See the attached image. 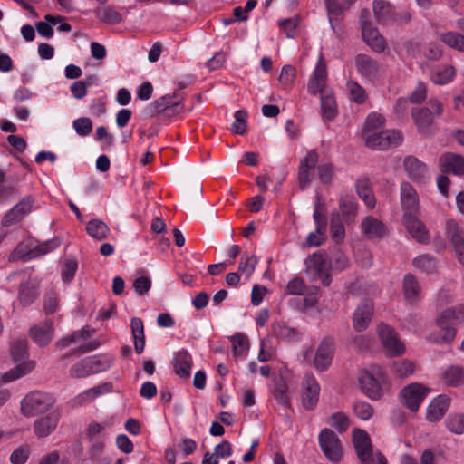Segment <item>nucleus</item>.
I'll list each match as a JSON object with an SVG mask.
<instances>
[{"mask_svg":"<svg viewBox=\"0 0 464 464\" xmlns=\"http://www.w3.org/2000/svg\"><path fill=\"white\" fill-rule=\"evenodd\" d=\"M444 111L443 104L437 99H430L426 106L413 108L411 117L417 130L422 135H431L435 131V119Z\"/></svg>","mask_w":464,"mask_h":464,"instance_id":"f257e3e1","label":"nucleus"},{"mask_svg":"<svg viewBox=\"0 0 464 464\" xmlns=\"http://www.w3.org/2000/svg\"><path fill=\"white\" fill-rule=\"evenodd\" d=\"M359 382L364 394L372 400L381 399L390 389L388 377L380 366H373L369 371H362Z\"/></svg>","mask_w":464,"mask_h":464,"instance_id":"f03ea898","label":"nucleus"},{"mask_svg":"<svg viewBox=\"0 0 464 464\" xmlns=\"http://www.w3.org/2000/svg\"><path fill=\"white\" fill-rule=\"evenodd\" d=\"M55 402L54 398L46 392H33L21 401V410L24 416L31 417L48 411Z\"/></svg>","mask_w":464,"mask_h":464,"instance_id":"7ed1b4c3","label":"nucleus"},{"mask_svg":"<svg viewBox=\"0 0 464 464\" xmlns=\"http://www.w3.org/2000/svg\"><path fill=\"white\" fill-rule=\"evenodd\" d=\"M318 442L321 450L329 461L338 463L342 459V443L334 430L328 428L323 429L318 436Z\"/></svg>","mask_w":464,"mask_h":464,"instance_id":"20e7f679","label":"nucleus"},{"mask_svg":"<svg viewBox=\"0 0 464 464\" xmlns=\"http://www.w3.org/2000/svg\"><path fill=\"white\" fill-rule=\"evenodd\" d=\"M377 334L387 355L392 357L404 353L405 345L398 338L392 327L381 323L377 327Z\"/></svg>","mask_w":464,"mask_h":464,"instance_id":"39448f33","label":"nucleus"},{"mask_svg":"<svg viewBox=\"0 0 464 464\" xmlns=\"http://www.w3.org/2000/svg\"><path fill=\"white\" fill-rule=\"evenodd\" d=\"M402 139V134L399 130H385L369 134L365 144L368 148L384 150L401 145Z\"/></svg>","mask_w":464,"mask_h":464,"instance_id":"423d86ee","label":"nucleus"},{"mask_svg":"<svg viewBox=\"0 0 464 464\" xmlns=\"http://www.w3.org/2000/svg\"><path fill=\"white\" fill-rule=\"evenodd\" d=\"M305 271L312 280H319L324 286L330 285V264L323 256H309L305 260Z\"/></svg>","mask_w":464,"mask_h":464,"instance_id":"0eeeda50","label":"nucleus"},{"mask_svg":"<svg viewBox=\"0 0 464 464\" xmlns=\"http://www.w3.org/2000/svg\"><path fill=\"white\" fill-rule=\"evenodd\" d=\"M430 392V388L421 383H410L401 390V401L405 407L415 412L419 410Z\"/></svg>","mask_w":464,"mask_h":464,"instance_id":"6e6552de","label":"nucleus"},{"mask_svg":"<svg viewBox=\"0 0 464 464\" xmlns=\"http://www.w3.org/2000/svg\"><path fill=\"white\" fill-rule=\"evenodd\" d=\"M400 200L402 216L420 214V203L416 189L408 181H403L400 186Z\"/></svg>","mask_w":464,"mask_h":464,"instance_id":"1a4fd4ad","label":"nucleus"},{"mask_svg":"<svg viewBox=\"0 0 464 464\" xmlns=\"http://www.w3.org/2000/svg\"><path fill=\"white\" fill-rule=\"evenodd\" d=\"M353 442L360 462L372 464L373 455L369 434L362 429H355L353 431Z\"/></svg>","mask_w":464,"mask_h":464,"instance_id":"9d476101","label":"nucleus"},{"mask_svg":"<svg viewBox=\"0 0 464 464\" xmlns=\"http://www.w3.org/2000/svg\"><path fill=\"white\" fill-rule=\"evenodd\" d=\"M420 214L402 216V222L411 237L420 244L430 242V232L424 222L419 218Z\"/></svg>","mask_w":464,"mask_h":464,"instance_id":"9b49d317","label":"nucleus"},{"mask_svg":"<svg viewBox=\"0 0 464 464\" xmlns=\"http://www.w3.org/2000/svg\"><path fill=\"white\" fill-rule=\"evenodd\" d=\"M335 351V341L325 336L320 343L314 358V365L319 371H325L331 364Z\"/></svg>","mask_w":464,"mask_h":464,"instance_id":"f8f14e48","label":"nucleus"},{"mask_svg":"<svg viewBox=\"0 0 464 464\" xmlns=\"http://www.w3.org/2000/svg\"><path fill=\"white\" fill-rule=\"evenodd\" d=\"M368 14L367 11L362 13L360 20L362 23V34L364 42L376 53H382L386 48V42L377 28L364 21Z\"/></svg>","mask_w":464,"mask_h":464,"instance_id":"ddd939ff","label":"nucleus"},{"mask_svg":"<svg viewBox=\"0 0 464 464\" xmlns=\"http://www.w3.org/2000/svg\"><path fill=\"white\" fill-rule=\"evenodd\" d=\"M447 237L452 244L459 262L464 266V234L459 224L452 219L447 220L445 226Z\"/></svg>","mask_w":464,"mask_h":464,"instance_id":"4468645a","label":"nucleus"},{"mask_svg":"<svg viewBox=\"0 0 464 464\" xmlns=\"http://www.w3.org/2000/svg\"><path fill=\"white\" fill-rule=\"evenodd\" d=\"M320 386L314 376L307 374L302 382V404L307 410L314 409L318 402Z\"/></svg>","mask_w":464,"mask_h":464,"instance_id":"2eb2a0df","label":"nucleus"},{"mask_svg":"<svg viewBox=\"0 0 464 464\" xmlns=\"http://www.w3.org/2000/svg\"><path fill=\"white\" fill-rule=\"evenodd\" d=\"M439 168L441 172L455 176H464V157L455 152H444L439 158Z\"/></svg>","mask_w":464,"mask_h":464,"instance_id":"dca6fc26","label":"nucleus"},{"mask_svg":"<svg viewBox=\"0 0 464 464\" xmlns=\"http://www.w3.org/2000/svg\"><path fill=\"white\" fill-rule=\"evenodd\" d=\"M327 68L322 57H319L316 67L308 82V92L312 95L323 94L324 92H330L326 89Z\"/></svg>","mask_w":464,"mask_h":464,"instance_id":"f3484780","label":"nucleus"},{"mask_svg":"<svg viewBox=\"0 0 464 464\" xmlns=\"http://www.w3.org/2000/svg\"><path fill=\"white\" fill-rule=\"evenodd\" d=\"M403 169L408 178L415 182H424L429 177L427 165L414 156L405 157Z\"/></svg>","mask_w":464,"mask_h":464,"instance_id":"a211bd4d","label":"nucleus"},{"mask_svg":"<svg viewBox=\"0 0 464 464\" xmlns=\"http://www.w3.org/2000/svg\"><path fill=\"white\" fill-rule=\"evenodd\" d=\"M32 341L39 347H45L53 338V326L50 321H44L32 326L28 332Z\"/></svg>","mask_w":464,"mask_h":464,"instance_id":"6ab92c4d","label":"nucleus"},{"mask_svg":"<svg viewBox=\"0 0 464 464\" xmlns=\"http://www.w3.org/2000/svg\"><path fill=\"white\" fill-rule=\"evenodd\" d=\"M361 231L368 239H381L387 235L386 226L372 216H367L362 219Z\"/></svg>","mask_w":464,"mask_h":464,"instance_id":"aec40b11","label":"nucleus"},{"mask_svg":"<svg viewBox=\"0 0 464 464\" xmlns=\"http://www.w3.org/2000/svg\"><path fill=\"white\" fill-rule=\"evenodd\" d=\"M355 65L358 72L371 81L376 80L381 74L378 63L366 54H358L355 57Z\"/></svg>","mask_w":464,"mask_h":464,"instance_id":"412c9836","label":"nucleus"},{"mask_svg":"<svg viewBox=\"0 0 464 464\" xmlns=\"http://www.w3.org/2000/svg\"><path fill=\"white\" fill-rule=\"evenodd\" d=\"M373 314V304L371 301H364L357 306L353 316V325L355 331H364L371 322Z\"/></svg>","mask_w":464,"mask_h":464,"instance_id":"4be33fe9","label":"nucleus"},{"mask_svg":"<svg viewBox=\"0 0 464 464\" xmlns=\"http://www.w3.org/2000/svg\"><path fill=\"white\" fill-rule=\"evenodd\" d=\"M60 419L58 412H52L37 419L34 423V430L38 438H45L54 431Z\"/></svg>","mask_w":464,"mask_h":464,"instance_id":"5701e85b","label":"nucleus"},{"mask_svg":"<svg viewBox=\"0 0 464 464\" xmlns=\"http://www.w3.org/2000/svg\"><path fill=\"white\" fill-rule=\"evenodd\" d=\"M181 109L180 103L176 100L175 94H166L151 103H150L145 111L150 117L164 112L169 108Z\"/></svg>","mask_w":464,"mask_h":464,"instance_id":"b1692460","label":"nucleus"},{"mask_svg":"<svg viewBox=\"0 0 464 464\" xmlns=\"http://www.w3.org/2000/svg\"><path fill=\"white\" fill-rule=\"evenodd\" d=\"M449 407L450 398L446 395H439L430 401L427 408V420L430 422L439 421L445 415Z\"/></svg>","mask_w":464,"mask_h":464,"instance_id":"393cba45","label":"nucleus"},{"mask_svg":"<svg viewBox=\"0 0 464 464\" xmlns=\"http://www.w3.org/2000/svg\"><path fill=\"white\" fill-rule=\"evenodd\" d=\"M402 290L404 299L411 304H416L422 297L420 285L412 274H406L404 276Z\"/></svg>","mask_w":464,"mask_h":464,"instance_id":"a878e982","label":"nucleus"},{"mask_svg":"<svg viewBox=\"0 0 464 464\" xmlns=\"http://www.w3.org/2000/svg\"><path fill=\"white\" fill-rule=\"evenodd\" d=\"M372 9L374 17L379 24L386 26L392 25L395 9L390 2L374 0Z\"/></svg>","mask_w":464,"mask_h":464,"instance_id":"bb28decb","label":"nucleus"},{"mask_svg":"<svg viewBox=\"0 0 464 464\" xmlns=\"http://www.w3.org/2000/svg\"><path fill=\"white\" fill-rule=\"evenodd\" d=\"M35 246L36 239L34 237H27L14 249L9 256V261H28L35 258Z\"/></svg>","mask_w":464,"mask_h":464,"instance_id":"cd10ccee","label":"nucleus"},{"mask_svg":"<svg viewBox=\"0 0 464 464\" xmlns=\"http://www.w3.org/2000/svg\"><path fill=\"white\" fill-rule=\"evenodd\" d=\"M172 365L176 374L181 378H188L192 366L191 355L184 349L179 350L173 356Z\"/></svg>","mask_w":464,"mask_h":464,"instance_id":"c85d7f7f","label":"nucleus"},{"mask_svg":"<svg viewBox=\"0 0 464 464\" xmlns=\"http://www.w3.org/2000/svg\"><path fill=\"white\" fill-rule=\"evenodd\" d=\"M436 325L440 328L439 332H433L429 334L427 340L434 343H450L456 336V329L444 321L440 324L439 317L436 319Z\"/></svg>","mask_w":464,"mask_h":464,"instance_id":"c756f323","label":"nucleus"},{"mask_svg":"<svg viewBox=\"0 0 464 464\" xmlns=\"http://www.w3.org/2000/svg\"><path fill=\"white\" fill-rule=\"evenodd\" d=\"M35 367L34 361L24 362L7 372L0 374V382L7 383L31 372Z\"/></svg>","mask_w":464,"mask_h":464,"instance_id":"7c9ffc66","label":"nucleus"},{"mask_svg":"<svg viewBox=\"0 0 464 464\" xmlns=\"http://www.w3.org/2000/svg\"><path fill=\"white\" fill-rule=\"evenodd\" d=\"M94 334V330L89 326H84L82 329L79 331H74L71 334L60 339L56 343V346L58 348H66L71 344L78 343L82 341L86 340L91 337Z\"/></svg>","mask_w":464,"mask_h":464,"instance_id":"2f4dec72","label":"nucleus"},{"mask_svg":"<svg viewBox=\"0 0 464 464\" xmlns=\"http://www.w3.org/2000/svg\"><path fill=\"white\" fill-rule=\"evenodd\" d=\"M321 111L324 121H333L336 116L337 107L332 91L321 95Z\"/></svg>","mask_w":464,"mask_h":464,"instance_id":"473e14b6","label":"nucleus"},{"mask_svg":"<svg viewBox=\"0 0 464 464\" xmlns=\"http://www.w3.org/2000/svg\"><path fill=\"white\" fill-rule=\"evenodd\" d=\"M273 334L277 339L285 342H295L300 337L299 332L295 327L282 322L273 324Z\"/></svg>","mask_w":464,"mask_h":464,"instance_id":"72a5a7b5","label":"nucleus"},{"mask_svg":"<svg viewBox=\"0 0 464 464\" xmlns=\"http://www.w3.org/2000/svg\"><path fill=\"white\" fill-rule=\"evenodd\" d=\"M413 266L423 273L433 274L437 272V260L434 256L429 254H422L412 260Z\"/></svg>","mask_w":464,"mask_h":464,"instance_id":"f704fd0d","label":"nucleus"},{"mask_svg":"<svg viewBox=\"0 0 464 464\" xmlns=\"http://www.w3.org/2000/svg\"><path fill=\"white\" fill-rule=\"evenodd\" d=\"M86 231L90 237L101 241L108 237L110 228L102 220L92 219L86 224Z\"/></svg>","mask_w":464,"mask_h":464,"instance_id":"c9c22d12","label":"nucleus"},{"mask_svg":"<svg viewBox=\"0 0 464 464\" xmlns=\"http://www.w3.org/2000/svg\"><path fill=\"white\" fill-rule=\"evenodd\" d=\"M94 13L100 21L108 24H118L122 22L121 14L111 5L97 8Z\"/></svg>","mask_w":464,"mask_h":464,"instance_id":"e433bc0d","label":"nucleus"},{"mask_svg":"<svg viewBox=\"0 0 464 464\" xmlns=\"http://www.w3.org/2000/svg\"><path fill=\"white\" fill-rule=\"evenodd\" d=\"M11 357L16 365L29 361L27 359V342L24 339H17L12 343Z\"/></svg>","mask_w":464,"mask_h":464,"instance_id":"4c0bfd02","label":"nucleus"},{"mask_svg":"<svg viewBox=\"0 0 464 464\" xmlns=\"http://www.w3.org/2000/svg\"><path fill=\"white\" fill-rule=\"evenodd\" d=\"M233 347V354L237 358L245 359L249 351L247 337L243 334H237L230 337Z\"/></svg>","mask_w":464,"mask_h":464,"instance_id":"58836bf2","label":"nucleus"},{"mask_svg":"<svg viewBox=\"0 0 464 464\" xmlns=\"http://www.w3.org/2000/svg\"><path fill=\"white\" fill-rule=\"evenodd\" d=\"M102 394V387L97 386L91 389H88L81 393H79L77 396H75L71 401V405L72 407H82L92 401L95 400L97 397Z\"/></svg>","mask_w":464,"mask_h":464,"instance_id":"ea45409f","label":"nucleus"},{"mask_svg":"<svg viewBox=\"0 0 464 464\" xmlns=\"http://www.w3.org/2000/svg\"><path fill=\"white\" fill-rule=\"evenodd\" d=\"M444 382L450 386H458L464 381V370L458 365L449 366L442 373Z\"/></svg>","mask_w":464,"mask_h":464,"instance_id":"a19ab883","label":"nucleus"},{"mask_svg":"<svg viewBox=\"0 0 464 464\" xmlns=\"http://www.w3.org/2000/svg\"><path fill=\"white\" fill-rule=\"evenodd\" d=\"M464 320V304H460L452 308H448L439 315V323L443 321L454 326L455 322Z\"/></svg>","mask_w":464,"mask_h":464,"instance_id":"79ce46f5","label":"nucleus"},{"mask_svg":"<svg viewBox=\"0 0 464 464\" xmlns=\"http://www.w3.org/2000/svg\"><path fill=\"white\" fill-rule=\"evenodd\" d=\"M38 295L37 287L31 282L23 283L19 288V300L24 306L30 305Z\"/></svg>","mask_w":464,"mask_h":464,"instance_id":"37998d69","label":"nucleus"},{"mask_svg":"<svg viewBox=\"0 0 464 464\" xmlns=\"http://www.w3.org/2000/svg\"><path fill=\"white\" fill-rule=\"evenodd\" d=\"M440 41L449 47L459 52H464V35L458 32H447L441 34Z\"/></svg>","mask_w":464,"mask_h":464,"instance_id":"c03bdc74","label":"nucleus"},{"mask_svg":"<svg viewBox=\"0 0 464 464\" xmlns=\"http://www.w3.org/2000/svg\"><path fill=\"white\" fill-rule=\"evenodd\" d=\"M356 191L358 196L364 201L369 208L375 207V198L369 187V182L366 179L358 180L356 183Z\"/></svg>","mask_w":464,"mask_h":464,"instance_id":"a18cd8bd","label":"nucleus"},{"mask_svg":"<svg viewBox=\"0 0 464 464\" xmlns=\"http://www.w3.org/2000/svg\"><path fill=\"white\" fill-rule=\"evenodd\" d=\"M324 4L327 9L329 23L331 24L332 29L335 32L336 28L335 24H334V21L341 19L343 12V7L339 3L338 0H324Z\"/></svg>","mask_w":464,"mask_h":464,"instance_id":"49530a36","label":"nucleus"},{"mask_svg":"<svg viewBox=\"0 0 464 464\" xmlns=\"http://www.w3.org/2000/svg\"><path fill=\"white\" fill-rule=\"evenodd\" d=\"M339 208L343 218L348 221L357 213V202L349 196H343L340 198Z\"/></svg>","mask_w":464,"mask_h":464,"instance_id":"de8ad7c7","label":"nucleus"},{"mask_svg":"<svg viewBox=\"0 0 464 464\" xmlns=\"http://www.w3.org/2000/svg\"><path fill=\"white\" fill-rule=\"evenodd\" d=\"M416 371V365L409 360H401L392 363V372L399 378H407Z\"/></svg>","mask_w":464,"mask_h":464,"instance_id":"09e8293b","label":"nucleus"},{"mask_svg":"<svg viewBox=\"0 0 464 464\" xmlns=\"http://www.w3.org/2000/svg\"><path fill=\"white\" fill-rule=\"evenodd\" d=\"M447 429L457 435L464 433V414L452 413L450 414L445 420Z\"/></svg>","mask_w":464,"mask_h":464,"instance_id":"8fccbe9b","label":"nucleus"},{"mask_svg":"<svg viewBox=\"0 0 464 464\" xmlns=\"http://www.w3.org/2000/svg\"><path fill=\"white\" fill-rule=\"evenodd\" d=\"M455 76V69L452 66H445L432 72L431 80L435 84L443 85L451 82Z\"/></svg>","mask_w":464,"mask_h":464,"instance_id":"3c124183","label":"nucleus"},{"mask_svg":"<svg viewBox=\"0 0 464 464\" xmlns=\"http://www.w3.org/2000/svg\"><path fill=\"white\" fill-rule=\"evenodd\" d=\"M88 359L93 374L108 370L112 364L111 358L107 355L92 356Z\"/></svg>","mask_w":464,"mask_h":464,"instance_id":"603ef678","label":"nucleus"},{"mask_svg":"<svg viewBox=\"0 0 464 464\" xmlns=\"http://www.w3.org/2000/svg\"><path fill=\"white\" fill-rule=\"evenodd\" d=\"M330 232L333 240L336 243H341L345 236V229L343 222L340 220L339 215L332 216L330 224Z\"/></svg>","mask_w":464,"mask_h":464,"instance_id":"864d4df0","label":"nucleus"},{"mask_svg":"<svg viewBox=\"0 0 464 464\" xmlns=\"http://www.w3.org/2000/svg\"><path fill=\"white\" fill-rule=\"evenodd\" d=\"M93 374L88 357L77 362L70 369V375L74 378H83Z\"/></svg>","mask_w":464,"mask_h":464,"instance_id":"5fc2aeb1","label":"nucleus"},{"mask_svg":"<svg viewBox=\"0 0 464 464\" xmlns=\"http://www.w3.org/2000/svg\"><path fill=\"white\" fill-rule=\"evenodd\" d=\"M329 424L339 432H343L350 427V419L344 412H335L329 417Z\"/></svg>","mask_w":464,"mask_h":464,"instance_id":"6e6d98bb","label":"nucleus"},{"mask_svg":"<svg viewBox=\"0 0 464 464\" xmlns=\"http://www.w3.org/2000/svg\"><path fill=\"white\" fill-rule=\"evenodd\" d=\"M257 258L254 256L242 255L238 265V272L249 278L255 271Z\"/></svg>","mask_w":464,"mask_h":464,"instance_id":"4d7b16f0","label":"nucleus"},{"mask_svg":"<svg viewBox=\"0 0 464 464\" xmlns=\"http://www.w3.org/2000/svg\"><path fill=\"white\" fill-rule=\"evenodd\" d=\"M354 414L362 420H370L374 412L372 405L366 401H359L353 404Z\"/></svg>","mask_w":464,"mask_h":464,"instance_id":"13d9d810","label":"nucleus"},{"mask_svg":"<svg viewBox=\"0 0 464 464\" xmlns=\"http://www.w3.org/2000/svg\"><path fill=\"white\" fill-rule=\"evenodd\" d=\"M347 90L353 102L358 104H362L366 100L365 90L358 84L356 82L350 81L347 82Z\"/></svg>","mask_w":464,"mask_h":464,"instance_id":"bf43d9fd","label":"nucleus"},{"mask_svg":"<svg viewBox=\"0 0 464 464\" xmlns=\"http://www.w3.org/2000/svg\"><path fill=\"white\" fill-rule=\"evenodd\" d=\"M247 112L243 110L235 112V121L232 124V131L238 135H243L246 130Z\"/></svg>","mask_w":464,"mask_h":464,"instance_id":"052dcab7","label":"nucleus"},{"mask_svg":"<svg viewBox=\"0 0 464 464\" xmlns=\"http://www.w3.org/2000/svg\"><path fill=\"white\" fill-rule=\"evenodd\" d=\"M60 245V241L56 238L49 239L44 242L39 243L36 240L35 246V258L46 255L54 250Z\"/></svg>","mask_w":464,"mask_h":464,"instance_id":"680f3d73","label":"nucleus"},{"mask_svg":"<svg viewBox=\"0 0 464 464\" xmlns=\"http://www.w3.org/2000/svg\"><path fill=\"white\" fill-rule=\"evenodd\" d=\"M72 126L76 131V133L80 136L85 137L92 132V121L86 117H81L76 119Z\"/></svg>","mask_w":464,"mask_h":464,"instance_id":"e2e57ef3","label":"nucleus"},{"mask_svg":"<svg viewBox=\"0 0 464 464\" xmlns=\"http://www.w3.org/2000/svg\"><path fill=\"white\" fill-rule=\"evenodd\" d=\"M286 293L293 295H303L305 294V284L301 277H295L286 285Z\"/></svg>","mask_w":464,"mask_h":464,"instance_id":"0e129e2a","label":"nucleus"},{"mask_svg":"<svg viewBox=\"0 0 464 464\" xmlns=\"http://www.w3.org/2000/svg\"><path fill=\"white\" fill-rule=\"evenodd\" d=\"M77 267L78 264L73 259H69L64 262L62 270V279L64 283L68 284L72 280L76 273Z\"/></svg>","mask_w":464,"mask_h":464,"instance_id":"69168bd1","label":"nucleus"},{"mask_svg":"<svg viewBox=\"0 0 464 464\" xmlns=\"http://www.w3.org/2000/svg\"><path fill=\"white\" fill-rule=\"evenodd\" d=\"M383 122H384V118L381 114H379L377 112H372L366 118V121L364 123V130L372 131V130L382 126Z\"/></svg>","mask_w":464,"mask_h":464,"instance_id":"338daca9","label":"nucleus"},{"mask_svg":"<svg viewBox=\"0 0 464 464\" xmlns=\"http://www.w3.org/2000/svg\"><path fill=\"white\" fill-rule=\"evenodd\" d=\"M33 198L31 197L24 198L15 206H14L11 210L16 212L19 216H21L22 219L31 211L33 205Z\"/></svg>","mask_w":464,"mask_h":464,"instance_id":"774afa93","label":"nucleus"}]
</instances>
